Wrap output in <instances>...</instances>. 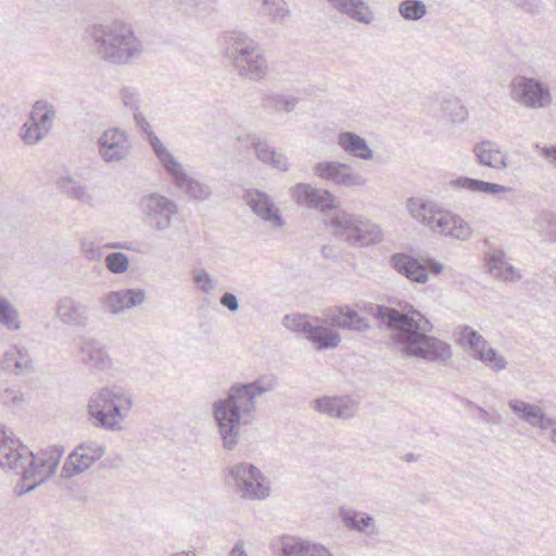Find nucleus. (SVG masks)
<instances>
[{"label": "nucleus", "instance_id": "37998d69", "mask_svg": "<svg viewBox=\"0 0 556 556\" xmlns=\"http://www.w3.org/2000/svg\"><path fill=\"white\" fill-rule=\"evenodd\" d=\"M119 99L123 105L132 112V115L140 112L141 94L136 87L124 86L119 89Z\"/></svg>", "mask_w": 556, "mask_h": 556}, {"label": "nucleus", "instance_id": "4be33fe9", "mask_svg": "<svg viewBox=\"0 0 556 556\" xmlns=\"http://www.w3.org/2000/svg\"><path fill=\"white\" fill-rule=\"evenodd\" d=\"M327 320L329 325L355 332H365L372 329L369 320L358 314L349 305H338L328 308Z\"/></svg>", "mask_w": 556, "mask_h": 556}, {"label": "nucleus", "instance_id": "864d4df0", "mask_svg": "<svg viewBox=\"0 0 556 556\" xmlns=\"http://www.w3.org/2000/svg\"><path fill=\"white\" fill-rule=\"evenodd\" d=\"M33 359L27 350L18 348V358H16L14 374L18 375L31 368Z\"/></svg>", "mask_w": 556, "mask_h": 556}, {"label": "nucleus", "instance_id": "cd10ccee", "mask_svg": "<svg viewBox=\"0 0 556 556\" xmlns=\"http://www.w3.org/2000/svg\"><path fill=\"white\" fill-rule=\"evenodd\" d=\"M328 3L340 13L346 14L352 20L364 24H370L372 12L364 0H327Z\"/></svg>", "mask_w": 556, "mask_h": 556}, {"label": "nucleus", "instance_id": "49530a36", "mask_svg": "<svg viewBox=\"0 0 556 556\" xmlns=\"http://www.w3.org/2000/svg\"><path fill=\"white\" fill-rule=\"evenodd\" d=\"M48 131H42L41 127L33 122H27L21 129V138L26 144H35L47 136Z\"/></svg>", "mask_w": 556, "mask_h": 556}, {"label": "nucleus", "instance_id": "052dcab7", "mask_svg": "<svg viewBox=\"0 0 556 556\" xmlns=\"http://www.w3.org/2000/svg\"><path fill=\"white\" fill-rule=\"evenodd\" d=\"M228 556H248L247 551L244 549V543L242 541L236 542Z\"/></svg>", "mask_w": 556, "mask_h": 556}, {"label": "nucleus", "instance_id": "58836bf2", "mask_svg": "<svg viewBox=\"0 0 556 556\" xmlns=\"http://www.w3.org/2000/svg\"><path fill=\"white\" fill-rule=\"evenodd\" d=\"M0 325L9 330H20L21 320L18 311L3 295L0 294Z\"/></svg>", "mask_w": 556, "mask_h": 556}, {"label": "nucleus", "instance_id": "39448f33", "mask_svg": "<svg viewBox=\"0 0 556 556\" xmlns=\"http://www.w3.org/2000/svg\"><path fill=\"white\" fill-rule=\"evenodd\" d=\"M226 59L240 77L252 81L262 80L268 73V64L260 43L249 34L231 30L222 37Z\"/></svg>", "mask_w": 556, "mask_h": 556}, {"label": "nucleus", "instance_id": "09e8293b", "mask_svg": "<svg viewBox=\"0 0 556 556\" xmlns=\"http://www.w3.org/2000/svg\"><path fill=\"white\" fill-rule=\"evenodd\" d=\"M192 279L203 293L208 294L215 288V281L213 277L204 269L194 270L192 274Z\"/></svg>", "mask_w": 556, "mask_h": 556}, {"label": "nucleus", "instance_id": "393cba45", "mask_svg": "<svg viewBox=\"0 0 556 556\" xmlns=\"http://www.w3.org/2000/svg\"><path fill=\"white\" fill-rule=\"evenodd\" d=\"M338 515L343 526L351 531L368 536L379 533V529L374 517L368 513L348 506H341Z\"/></svg>", "mask_w": 556, "mask_h": 556}, {"label": "nucleus", "instance_id": "473e14b6", "mask_svg": "<svg viewBox=\"0 0 556 556\" xmlns=\"http://www.w3.org/2000/svg\"><path fill=\"white\" fill-rule=\"evenodd\" d=\"M488 267L493 276L505 281H513L521 278L515 267L505 261V253L503 251L489 254Z\"/></svg>", "mask_w": 556, "mask_h": 556}, {"label": "nucleus", "instance_id": "f3484780", "mask_svg": "<svg viewBox=\"0 0 556 556\" xmlns=\"http://www.w3.org/2000/svg\"><path fill=\"white\" fill-rule=\"evenodd\" d=\"M314 174L324 180H331L338 186L363 187L367 179L351 170V166L337 161L318 162L314 166Z\"/></svg>", "mask_w": 556, "mask_h": 556}, {"label": "nucleus", "instance_id": "6e6552de", "mask_svg": "<svg viewBox=\"0 0 556 556\" xmlns=\"http://www.w3.org/2000/svg\"><path fill=\"white\" fill-rule=\"evenodd\" d=\"M328 324L327 313L325 318L286 315L282 319L286 328L302 333L319 351L334 349L341 342L340 333L328 327Z\"/></svg>", "mask_w": 556, "mask_h": 556}, {"label": "nucleus", "instance_id": "bf43d9fd", "mask_svg": "<svg viewBox=\"0 0 556 556\" xmlns=\"http://www.w3.org/2000/svg\"><path fill=\"white\" fill-rule=\"evenodd\" d=\"M320 252H321V255L327 260L336 261L339 258V254H338L336 248L332 245H329V244L323 245Z\"/></svg>", "mask_w": 556, "mask_h": 556}, {"label": "nucleus", "instance_id": "4c0bfd02", "mask_svg": "<svg viewBox=\"0 0 556 556\" xmlns=\"http://www.w3.org/2000/svg\"><path fill=\"white\" fill-rule=\"evenodd\" d=\"M459 343L472 351L473 357L486 348L488 341L475 329L469 326H463L459 330Z\"/></svg>", "mask_w": 556, "mask_h": 556}, {"label": "nucleus", "instance_id": "338daca9", "mask_svg": "<svg viewBox=\"0 0 556 556\" xmlns=\"http://www.w3.org/2000/svg\"><path fill=\"white\" fill-rule=\"evenodd\" d=\"M419 458L418 455L414 454V453H407L404 455L403 459L406 462V463H412V462H416L417 459Z\"/></svg>", "mask_w": 556, "mask_h": 556}, {"label": "nucleus", "instance_id": "c03bdc74", "mask_svg": "<svg viewBox=\"0 0 556 556\" xmlns=\"http://www.w3.org/2000/svg\"><path fill=\"white\" fill-rule=\"evenodd\" d=\"M262 3L266 7L267 15L274 23H282L291 14L286 2L281 0H262Z\"/></svg>", "mask_w": 556, "mask_h": 556}, {"label": "nucleus", "instance_id": "680f3d73", "mask_svg": "<svg viewBox=\"0 0 556 556\" xmlns=\"http://www.w3.org/2000/svg\"><path fill=\"white\" fill-rule=\"evenodd\" d=\"M85 255L90 261H99L102 256L101 252L90 244L89 248L85 249Z\"/></svg>", "mask_w": 556, "mask_h": 556}, {"label": "nucleus", "instance_id": "7ed1b4c3", "mask_svg": "<svg viewBox=\"0 0 556 556\" xmlns=\"http://www.w3.org/2000/svg\"><path fill=\"white\" fill-rule=\"evenodd\" d=\"M60 445L34 454L0 422V467L21 475L15 491L23 495L35 490L56 470L63 455Z\"/></svg>", "mask_w": 556, "mask_h": 556}, {"label": "nucleus", "instance_id": "3c124183", "mask_svg": "<svg viewBox=\"0 0 556 556\" xmlns=\"http://www.w3.org/2000/svg\"><path fill=\"white\" fill-rule=\"evenodd\" d=\"M16 358H18V348L11 346L3 353L0 359V369L14 374Z\"/></svg>", "mask_w": 556, "mask_h": 556}, {"label": "nucleus", "instance_id": "4d7b16f0", "mask_svg": "<svg viewBox=\"0 0 556 556\" xmlns=\"http://www.w3.org/2000/svg\"><path fill=\"white\" fill-rule=\"evenodd\" d=\"M514 2L529 13H535L540 9V0H514Z\"/></svg>", "mask_w": 556, "mask_h": 556}, {"label": "nucleus", "instance_id": "0eeeda50", "mask_svg": "<svg viewBox=\"0 0 556 556\" xmlns=\"http://www.w3.org/2000/svg\"><path fill=\"white\" fill-rule=\"evenodd\" d=\"M325 224L333 228V236L353 247H368L382 241L380 226L364 215L337 211Z\"/></svg>", "mask_w": 556, "mask_h": 556}, {"label": "nucleus", "instance_id": "bb28decb", "mask_svg": "<svg viewBox=\"0 0 556 556\" xmlns=\"http://www.w3.org/2000/svg\"><path fill=\"white\" fill-rule=\"evenodd\" d=\"M475 155L480 165L494 169H504L508 166L507 157L497 144L490 140L481 141L473 148Z\"/></svg>", "mask_w": 556, "mask_h": 556}, {"label": "nucleus", "instance_id": "f257e3e1", "mask_svg": "<svg viewBox=\"0 0 556 556\" xmlns=\"http://www.w3.org/2000/svg\"><path fill=\"white\" fill-rule=\"evenodd\" d=\"M363 312L378 323L379 329L390 332L392 344L404 356L428 362H446L452 357L451 345L429 334L433 325L412 305L397 309L382 304L365 303Z\"/></svg>", "mask_w": 556, "mask_h": 556}, {"label": "nucleus", "instance_id": "de8ad7c7", "mask_svg": "<svg viewBox=\"0 0 556 556\" xmlns=\"http://www.w3.org/2000/svg\"><path fill=\"white\" fill-rule=\"evenodd\" d=\"M356 402L348 397H337L334 418H352L356 413Z\"/></svg>", "mask_w": 556, "mask_h": 556}, {"label": "nucleus", "instance_id": "c756f323", "mask_svg": "<svg viewBox=\"0 0 556 556\" xmlns=\"http://www.w3.org/2000/svg\"><path fill=\"white\" fill-rule=\"evenodd\" d=\"M338 144L344 152L354 157L367 161L374 156V152L367 141L355 132L344 131L339 134Z\"/></svg>", "mask_w": 556, "mask_h": 556}, {"label": "nucleus", "instance_id": "4468645a", "mask_svg": "<svg viewBox=\"0 0 556 556\" xmlns=\"http://www.w3.org/2000/svg\"><path fill=\"white\" fill-rule=\"evenodd\" d=\"M392 266L413 282L425 283L428 281L429 271L440 275L444 265L434 258L424 260V264L407 254H394L391 257Z\"/></svg>", "mask_w": 556, "mask_h": 556}, {"label": "nucleus", "instance_id": "603ef678", "mask_svg": "<svg viewBox=\"0 0 556 556\" xmlns=\"http://www.w3.org/2000/svg\"><path fill=\"white\" fill-rule=\"evenodd\" d=\"M134 122L137 127L147 136V140L149 141L150 146L154 143V140L152 139H159V137L154 134L152 130V127L146 119L144 115L140 112H137L132 115Z\"/></svg>", "mask_w": 556, "mask_h": 556}, {"label": "nucleus", "instance_id": "0e129e2a", "mask_svg": "<svg viewBox=\"0 0 556 556\" xmlns=\"http://www.w3.org/2000/svg\"><path fill=\"white\" fill-rule=\"evenodd\" d=\"M4 395L7 396V399L10 397L14 404H17L20 401H22V399L15 392L9 389L4 391Z\"/></svg>", "mask_w": 556, "mask_h": 556}, {"label": "nucleus", "instance_id": "79ce46f5", "mask_svg": "<svg viewBox=\"0 0 556 556\" xmlns=\"http://www.w3.org/2000/svg\"><path fill=\"white\" fill-rule=\"evenodd\" d=\"M442 112L455 122H463L467 117V111L460 100L456 97L444 98L441 103Z\"/></svg>", "mask_w": 556, "mask_h": 556}, {"label": "nucleus", "instance_id": "ddd939ff", "mask_svg": "<svg viewBox=\"0 0 556 556\" xmlns=\"http://www.w3.org/2000/svg\"><path fill=\"white\" fill-rule=\"evenodd\" d=\"M290 193L294 202L302 207L328 213L337 210L339 203L336 195L327 189L313 187L306 182L295 184Z\"/></svg>", "mask_w": 556, "mask_h": 556}, {"label": "nucleus", "instance_id": "e433bc0d", "mask_svg": "<svg viewBox=\"0 0 556 556\" xmlns=\"http://www.w3.org/2000/svg\"><path fill=\"white\" fill-rule=\"evenodd\" d=\"M59 188L72 199L78 200L83 203L92 204L93 198L87 192L85 186L77 184L71 177H62L58 180Z\"/></svg>", "mask_w": 556, "mask_h": 556}, {"label": "nucleus", "instance_id": "20e7f679", "mask_svg": "<svg viewBox=\"0 0 556 556\" xmlns=\"http://www.w3.org/2000/svg\"><path fill=\"white\" fill-rule=\"evenodd\" d=\"M92 51L113 64H127L140 56L142 43L123 21H100L86 27Z\"/></svg>", "mask_w": 556, "mask_h": 556}, {"label": "nucleus", "instance_id": "7c9ffc66", "mask_svg": "<svg viewBox=\"0 0 556 556\" xmlns=\"http://www.w3.org/2000/svg\"><path fill=\"white\" fill-rule=\"evenodd\" d=\"M450 186L453 189H464L473 193H485L493 195L507 191V188L502 185L467 176H459L455 179H452L450 181Z\"/></svg>", "mask_w": 556, "mask_h": 556}, {"label": "nucleus", "instance_id": "2eb2a0df", "mask_svg": "<svg viewBox=\"0 0 556 556\" xmlns=\"http://www.w3.org/2000/svg\"><path fill=\"white\" fill-rule=\"evenodd\" d=\"M104 454V447L94 441H86L77 445L66 458L62 467V476L73 478L89 469Z\"/></svg>", "mask_w": 556, "mask_h": 556}, {"label": "nucleus", "instance_id": "2f4dec72", "mask_svg": "<svg viewBox=\"0 0 556 556\" xmlns=\"http://www.w3.org/2000/svg\"><path fill=\"white\" fill-rule=\"evenodd\" d=\"M174 184L187 197L197 201H205L212 195V189L207 184L192 178L186 172Z\"/></svg>", "mask_w": 556, "mask_h": 556}, {"label": "nucleus", "instance_id": "1a4fd4ad", "mask_svg": "<svg viewBox=\"0 0 556 556\" xmlns=\"http://www.w3.org/2000/svg\"><path fill=\"white\" fill-rule=\"evenodd\" d=\"M225 479L245 500H264L269 496V483L262 471L252 464L238 463L229 467Z\"/></svg>", "mask_w": 556, "mask_h": 556}, {"label": "nucleus", "instance_id": "f704fd0d", "mask_svg": "<svg viewBox=\"0 0 556 556\" xmlns=\"http://www.w3.org/2000/svg\"><path fill=\"white\" fill-rule=\"evenodd\" d=\"M55 118V108L47 100H38L34 103L29 119L41 127L42 131H50Z\"/></svg>", "mask_w": 556, "mask_h": 556}, {"label": "nucleus", "instance_id": "b1692460", "mask_svg": "<svg viewBox=\"0 0 556 556\" xmlns=\"http://www.w3.org/2000/svg\"><path fill=\"white\" fill-rule=\"evenodd\" d=\"M144 300V290L123 289L117 291H110L102 298L101 303L113 315H118L123 313L125 309H129L142 304Z\"/></svg>", "mask_w": 556, "mask_h": 556}, {"label": "nucleus", "instance_id": "c9c22d12", "mask_svg": "<svg viewBox=\"0 0 556 556\" xmlns=\"http://www.w3.org/2000/svg\"><path fill=\"white\" fill-rule=\"evenodd\" d=\"M300 99L293 96H286L282 93H270L263 98L262 106L265 110L275 112H292L298 105Z\"/></svg>", "mask_w": 556, "mask_h": 556}, {"label": "nucleus", "instance_id": "72a5a7b5", "mask_svg": "<svg viewBox=\"0 0 556 556\" xmlns=\"http://www.w3.org/2000/svg\"><path fill=\"white\" fill-rule=\"evenodd\" d=\"M154 143L151 146L159 162L165 172L172 177L174 182L185 172L182 165L174 157L167 148L161 142L160 139H153Z\"/></svg>", "mask_w": 556, "mask_h": 556}, {"label": "nucleus", "instance_id": "9b49d317", "mask_svg": "<svg viewBox=\"0 0 556 556\" xmlns=\"http://www.w3.org/2000/svg\"><path fill=\"white\" fill-rule=\"evenodd\" d=\"M511 99L529 109H545L552 103L549 88L533 77L516 76L509 84Z\"/></svg>", "mask_w": 556, "mask_h": 556}, {"label": "nucleus", "instance_id": "c85d7f7f", "mask_svg": "<svg viewBox=\"0 0 556 556\" xmlns=\"http://www.w3.org/2000/svg\"><path fill=\"white\" fill-rule=\"evenodd\" d=\"M406 208L413 218L428 227L441 206L435 201L413 197L407 200Z\"/></svg>", "mask_w": 556, "mask_h": 556}, {"label": "nucleus", "instance_id": "5701e85b", "mask_svg": "<svg viewBox=\"0 0 556 556\" xmlns=\"http://www.w3.org/2000/svg\"><path fill=\"white\" fill-rule=\"evenodd\" d=\"M279 556H334L321 543L303 540L299 536L282 535L280 538Z\"/></svg>", "mask_w": 556, "mask_h": 556}, {"label": "nucleus", "instance_id": "412c9836", "mask_svg": "<svg viewBox=\"0 0 556 556\" xmlns=\"http://www.w3.org/2000/svg\"><path fill=\"white\" fill-rule=\"evenodd\" d=\"M78 349L81 362L88 369L103 371L112 366L104 344L98 339L81 336L78 338Z\"/></svg>", "mask_w": 556, "mask_h": 556}, {"label": "nucleus", "instance_id": "ea45409f", "mask_svg": "<svg viewBox=\"0 0 556 556\" xmlns=\"http://www.w3.org/2000/svg\"><path fill=\"white\" fill-rule=\"evenodd\" d=\"M399 13L406 21H419L427 14V7L421 0H403Z\"/></svg>", "mask_w": 556, "mask_h": 556}, {"label": "nucleus", "instance_id": "a19ab883", "mask_svg": "<svg viewBox=\"0 0 556 556\" xmlns=\"http://www.w3.org/2000/svg\"><path fill=\"white\" fill-rule=\"evenodd\" d=\"M476 359L482 362L485 366L491 368L494 371L504 370L507 366V362L505 357L494 349L486 345L483 348L476 356Z\"/></svg>", "mask_w": 556, "mask_h": 556}, {"label": "nucleus", "instance_id": "5fc2aeb1", "mask_svg": "<svg viewBox=\"0 0 556 556\" xmlns=\"http://www.w3.org/2000/svg\"><path fill=\"white\" fill-rule=\"evenodd\" d=\"M219 302L220 304L228 308L231 313H236L239 311V301H238V298L235 293L232 292H225L220 299H219Z\"/></svg>", "mask_w": 556, "mask_h": 556}, {"label": "nucleus", "instance_id": "f8f14e48", "mask_svg": "<svg viewBox=\"0 0 556 556\" xmlns=\"http://www.w3.org/2000/svg\"><path fill=\"white\" fill-rule=\"evenodd\" d=\"M508 407L521 420L538 429L540 434L546 435L556 444V419L547 416L542 407L517 399L509 400Z\"/></svg>", "mask_w": 556, "mask_h": 556}, {"label": "nucleus", "instance_id": "6e6d98bb", "mask_svg": "<svg viewBox=\"0 0 556 556\" xmlns=\"http://www.w3.org/2000/svg\"><path fill=\"white\" fill-rule=\"evenodd\" d=\"M479 417L489 425H500L502 422V416L497 413H489L482 407H478Z\"/></svg>", "mask_w": 556, "mask_h": 556}, {"label": "nucleus", "instance_id": "6ab92c4d", "mask_svg": "<svg viewBox=\"0 0 556 556\" xmlns=\"http://www.w3.org/2000/svg\"><path fill=\"white\" fill-rule=\"evenodd\" d=\"M428 228L433 232L462 241L468 240L472 233V229L467 222L442 207L438 211Z\"/></svg>", "mask_w": 556, "mask_h": 556}, {"label": "nucleus", "instance_id": "13d9d810", "mask_svg": "<svg viewBox=\"0 0 556 556\" xmlns=\"http://www.w3.org/2000/svg\"><path fill=\"white\" fill-rule=\"evenodd\" d=\"M545 231L551 240L556 241V215H549Z\"/></svg>", "mask_w": 556, "mask_h": 556}, {"label": "nucleus", "instance_id": "a18cd8bd", "mask_svg": "<svg viewBox=\"0 0 556 556\" xmlns=\"http://www.w3.org/2000/svg\"><path fill=\"white\" fill-rule=\"evenodd\" d=\"M105 265L113 274H124L129 267V257L123 252H112L105 256Z\"/></svg>", "mask_w": 556, "mask_h": 556}, {"label": "nucleus", "instance_id": "a878e982", "mask_svg": "<svg viewBox=\"0 0 556 556\" xmlns=\"http://www.w3.org/2000/svg\"><path fill=\"white\" fill-rule=\"evenodd\" d=\"M251 147L253 148L256 159L271 166L275 169L287 172L290 167L287 156L283 153L276 151L267 140L261 136H250Z\"/></svg>", "mask_w": 556, "mask_h": 556}, {"label": "nucleus", "instance_id": "aec40b11", "mask_svg": "<svg viewBox=\"0 0 556 556\" xmlns=\"http://www.w3.org/2000/svg\"><path fill=\"white\" fill-rule=\"evenodd\" d=\"M55 316L65 326L84 328L89 323V307L73 296H62L56 302Z\"/></svg>", "mask_w": 556, "mask_h": 556}, {"label": "nucleus", "instance_id": "69168bd1", "mask_svg": "<svg viewBox=\"0 0 556 556\" xmlns=\"http://www.w3.org/2000/svg\"><path fill=\"white\" fill-rule=\"evenodd\" d=\"M194 8L200 7L201 4L207 3V2H216L217 0H186Z\"/></svg>", "mask_w": 556, "mask_h": 556}, {"label": "nucleus", "instance_id": "9d476101", "mask_svg": "<svg viewBox=\"0 0 556 556\" xmlns=\"http://www.w3.org/2000/svg\"><path fill=\"white\" fill-rule=\"evenodd\" d=\"M138 205L144 224L156 232L168 230L178 214L177 203L157 192L142 195Z\"/></svg>", "mask_w": 556, "mask_h": 556}, {"label": "nucleus", "instance_id": "dca6fc26", "mask_svg": "<svg viewBox=\"0 0 556 556\" xmlns=\"http://www.w3.org/2000/svg\"><path fill=\"white\" fill-rule=\"evenodd\" d=\"M99 154L105 163L121 162L128 157L131 141L119 128L105 130L98 139Z\"/></svg>", "mask_w": 556, "mask_h": 556}, {"label": "nucleus", "instance_id": "f03ea898", "mask_svg": "<svg viewBox=\"0 0 556 556\" xmlns=\"http://www.w3.org/2000/svg\"><path fill=\"white\" fill-rule=\"evenodd\" d=\"M279 380L274 374H265L251 382L231 384L224 399L212 404V415L217 433L226 451H232L240 439V426H249L256 419V397L275 391Z\"/></svg>", "mask_w": 556, "mask_h": 556}, {"label": "nucleus", "instance_id": "423d86ee", "mask_svg": "<svg viewBox=\"0 0 556 556\" xmlns=\"http://www.w3.org/2000/svg\"><path fill=\"white\" fill-rule=\"evenodd\" d=\"M132 407L130 392L122 386L112 384L93 392L87 412L92 425L106 431H121L124 420Z\"/></svg>", "mask_w": 556, "mask_h": 556}, {"label": "nucleus", "instance_id": "8fccbe9b", "mask_svg": "<svg viewBox=\"0 0 556 556\" xmlns=\"http://www.w3.org/2000/svg\"><path fill=\"white\" fill-rule=\"evenodd\" d=\"M336 403H337V396H334V397L323 396V397H318V399L314 400L312 403V406L316 412H318L320 414H325L329 417H334Z\"/></svg>", "mask_w": 556, "mask_h": 556}, {"label": "nucleus", "instance_id": "774afa93", "mask_svg": "<svg viewBox=\"0 0 556 556\" xmlns=\"http://www.w3.org/2000/svg\"><path fill=\"white\" fill-rule=\"evenodd\" d=\"M173 556H195L192 552H181V553H176L174 554Z\"/></svg>", "mask_w": 556, "mask_h": 556}, {"label": "nucleus", "instance_id": "a211bd4d", "mask_svg": "<svg viewBox=\"0 0 556 556\" xmlns=\"http://www.w3.org/2000/svg\"><path fill=\"white\" fill-rule=\"evenodd\" d=\"M243 199L255 215L270 223L273 227L280 228L286 224L279 210L275 207L273 199L266 192L250 189L245 191Z\"/></svg>", "mask_w": 556, "mask_h": 556}, {"label": "nucleus", "instance_id": "e2e57ef3", "mask_svg": "<svg viewBox=\"0 0 556 556\" xmlns=\"http://www.w3.org/2000/svg\"><path fill=\"white\" fill-rule=\"evenodd\" d=\"M542 154L551 161L556 162V146L553 147H545L542 149Z\"/></svg>", "mask_w": 556, "mask_h": 556}]
</instances>
